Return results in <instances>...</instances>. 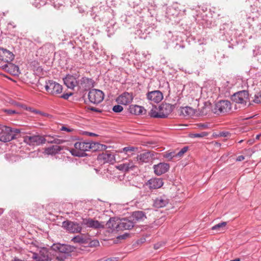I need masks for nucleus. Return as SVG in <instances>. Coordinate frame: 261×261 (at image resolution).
<instances>
[{"label": "nucleus", "mask_w": 261, "mask_h": 261, "mask_svg": "<svg viewBox=\"0 0 261 261\" xmlns=\"http://www.w3.org/2000/svg\"><path fill=\"white\" fill-rule=\"evenodd\" d=\"M71 241L75 243L84 244L87 242L86 237L84 235H77L73 238Z\"/></svg>", "instance_id": "obj_32"}, {"label": "nucleus", "mask_w": 261, "mask_h": 261, "mask_svg": "<svg viewBox=\"0 0 261 261\" xmlns=\"http://www.w3.org/2000/svg\"><path fill=\"white\" fill-rule=\"evenodd\" d=\"M149 115L152 118H162L160 111H159V107L157 108L156 106H153V108L149 113Z\"/></svg>", "instance_id": "obj_31"}, {"label": "nucleus", "mask_w": 261, "mask_h": 261, "mask_svg": "<svg viewBox=\"0 0 261 261\" xmlns=\"http://www.w3.org/2000/svg\"><path fill=\"white\" fill-rule=\"evenodd\" d=\"M23 141L30 146H39L46 143V139L39 135L25 136L23 137Z\"/></svg>", "instance_id": "obj_6"}, {"label": "nucleus", "mask_w": 261, "mask_h": 261, "mask_svg": "<svg viewBox=\"0 0 261 261\" xmlns=\"http://www.w3.org/2000/svg\"><path fill=\"white\" fill-rule=\"evenodd\" d=\"M35 112L36 114H41V112L40 111H35Z\"/></svg>", "instance_id": "obj_62"}, {"label": "nucleus", "mask_w": 261, "mask_h": 261, "mask_svg": "<svg viewBox=\"0 0 261 261\" xmlns=\"http://www.w3.org/2000/svg\"><path fill=\"white\" fill-rule=\"evenodd\" d=\"M208 133L205 132H202L200 133H196V134H190L189 135V137L191 138H203L207 136Z\"/></svg>", "instance_id": "obj_36"}, {"label": "nucleus", "mask_w": 261, "mask_h": 261, "mask_svg": "<svg viewBox=\"0 0 261 261\" xmlns=\"http://www.w3.org/2000/svg\"><path fill=\"white\" fill-rule=\"evenodd\" d=\"M184 111L186 115L190 116L192 115L194 113V109L189 107H186L184 108L182 112L184 113Z\"/></svg>", "instance_id": "obj_38"}, {"label": "nucleus", "mask_w": 261, "mask_h": 261, "mask_svg": "<svg viewBox=\"0 0 261 261\" xmlns=\"http://www.w3.org/2000/svg\"><path fill=\"white\" fill-rule=\"evenodd\" d=\"M230 135V133L228 132H221L218 134L219 137H227Z\"/></svg>", "instance_id": "obj_45"}, {"label": "nucleus", "mask_w": 261, "mask_h": 261, "mask_svg": "<svg viewBox=\"0 0 261 261\" xmlns=\"http://www.w3.org/2000/svg\"><path fill=\"white\" fill-rule=\"evenodd\" d=\"M129 233L125 232L123 234L115 237V244L120 243L121 240H124L129 236Z\"/></svg>", "instance_id": "obj_35"}, {"label": "nucleus", "mask_w": 261, "mask_h": 261, "mask_svg": "<svg viewBox=\"0 0 261 261\" xmlns=\"http://www.w3.org/2000/svg\"><path fill=\"white\" fill-rule=\"evenodd\" d=\"M89 109L92 111L98 112H100V111L99 110H98V109L94 108V107H90L89 108Z\"/></svg>", "instance_id": "obj_55"}, {"label": "nucleus", "mask_w": 261, "mask_h": 261, "mask_svg": "<svg viewBox=\"0 0 261 261\" xmlns=\"http://www.w3.org/2000/svg\"><path fill=\"white\" fill-rule=\"evenodd\" d=\"M81 225L94 229H100L104 227V223L91 218L83 219Z\"/></svg>", "instance_id": "obj_11"}, {"label": "nucleus", "mask_w": 261, "mask_h": 261, "mask_svg": "<svg viewBox=\"0 0 261 261\" xmlns=\"http://www.w3.org/2000/svg\"><path fill=\"white\" fill-rule=\"evenodd\" d=\"M125 164L127 171L129 170H134L135 169L137 168V166L134 164L132 161H129L128 163Z\"/></svg>", "instance_id": "obj_40"}, {"label": "nucleus", "mask_w": 261, "mask_h": 261, "mask_svg": "<svg viewBox=\"0 0 261 261\" xmlns=\"http://www.w3.org/2000/svg\"><path fill=\"white\" fill-rule=\"evenodd\" d=\"M31 257L36 261H50L48 251L46 248H40L38 253H32Z\"/></svg>", "instance_id": "obj_10"}, {"label": "nucleus", "mask_w": 261, "mask_h": 261, "mask_svg": "<svg viewBox=\"0 0 261 261\" xmlns=\"http://www.w3.org/2000/svg\"><path fill=\"white\" fill-rule=\"evenodd\" d=\"M163 156L167 158L169 161H171L174 157H177V155H176V153L175 152H170L166 153L163 155Z\"/></svg>", "instance_id": "obj_37"}, {"label": "nucleus", "mask_w": 261, "mask_h": 261, "mask_svg": "<svg viewBox=\"0 0 261 261\" xmlns=\"http://www.w3.org/2000/svg\"><path fill=\"white\" fill-rule=\"evenodd\" d=\"M14 55L10 50L0 47V60L4 63L11 64L14 59Z\"/></svg>", "instance_id": "obj_13"}, {"label": "nucleus", "mask_w": 261, "mask_h": 261, "mask_svg": "<svg viewBox=\"0 0 261 261\" xmlns=\"http://www.w3.org/2000/svg\"><path fill=\"white\" fill-rule=\"evenodd\" d=\"M89 244L91 247H96L99 246V243L98 240H94L91 241Z\"/></svg>", "instance_id": "obj_44"}, {"label": "nucleus", "mask_w": 261, "mask_h": 261, "mask_svg": "<svg viewBox=\"0 0 261 261\" xmlns=\"http://www.w3.org/2000/svg\"><path fill=\"white\" fill-rule=\"evenodd\" d=\"M57 258L59 260H60V261H63L64 260V259L65 258V256H58L57 257Z\"/></svg>", "instance_id": "obj_56"}, {"label": "nucleus", "mask_w": 261, "mask_h": 261, "mask_svg": "<svg viewBox=\"0 0 261 261\" xmlns=\"http://www.w3.org/2000/svg\"><path fill=\"white\" fill-rule=\"evenodd\" d=\"M21 129L3 126L0 133V141L3 142H9L19 137Z\"/></svg>", "instance_id": "obj_1"}, {"label": "nucleus", "mask_w": 261, "mask_h": 261, "mask_svg": "<svg viewBox=\"0 0 261 261\" xmlns=\"http://www.w3.org/2000/svg\"><path fill=\"white\" fill-rule=\"evenodd\" d=\"M115 209L118 214L120 215H125V212L127 210V207L124 204H115Z\"/></svg>", "instance_id": "obj_34"}, {"label": "nucleus", "mask_w": 261, "mask_h": 261, "mask_svg": "<svg viewBox=\"0 0 261 261\" xmlns=\"http://www.w3.org/2000/svg\"><path fill=\"white\" fill-rule=\"evenodd\" d=\"M104 96V93L101 90L96 89L90 90L88 95L89 101L94 104L100 103L103 100Z\"/></svg>", "instance_id": "obj_7"}, {"label": "nucleus", "mask_w": 261, "mask_h": 261, "mask_svg": "<svg viewBox=\"0 0 261 261\" xmlns=\"http://www.w3.org/2000/svg\"><path fill=\"white\" fill-rule=\"evenodd\" d=\"M253 101L256 103H261V91H259L255 94Z\"/></svg>", "instance_id": "obj_39"}, {"label": "nucleus", "mask_w": 261, "mask_h": 261, "mask_svg": "<svg viewBox=\"0 0 261 261\" xmlns=\"http://www.w3.org/2000/svg\"><path fill=\"white\" fill-rule=\"evenodd\" d=\"M2 69L10 74L18 76L20 73L19 66H1Z\"/></svg>", "instance_id": "obj_27"}, {"label": "nucleus", "mask_w": 261, "mask_h": 261, "mask_svg": "<svg viewBox=\"0 0 261 261\" xmlns=\"http://www.w3.org/2000/svg\"><path fill=\"white\" fill-rule=\"evenodd\" d=\"M126 164L123 163L121 164L118 166H115V168L119 169L120 171H123V172H127V168H126Z\"/></svg>", "instance_id": "obj_43"}, {"label": "nucleus", "mask_w": 261, "mask_h": 261, "mask_svg": "<svg viewBox=\"0 0 261 261\" xmlns=\"http://www.w3.org/2000/svg\"><path fill=\"white\" fill-rule=\"evenodd\" d=\"M71 93H70V94H68V93H67V94H64L62 95L61 97H62V98H63L65 99H68V98H69V97L70 96H71Z\"/></svg>", "instance_id": "obj_52"}, {"label": "nucleus", "mask_w": 261, "mask_h": 261, "mask_svg": "<svg viewBox=\"0 0 261 261\" xmlns=\"http://www.w3.org/2000/svg\"><path fill=\"white\" fill-rule=\"evenodd\" d=\"M153 151H147L137 155L136 159L139 163H148L155 158Z\"/></svg>", "instance_id": "obj_15"}, {"label": "nucleus", "mask_w": 261, "mask_h": 261, "mask_svg": "<svg viewBox=\"0 0 261 261\" xmlns=\"http://www.w3.org/2000/svg\"><path fill=\"white\" fill-rule=\"evenodd\" d=\"M124 64H130V63L129 62V61L128 62V63H127L126 61H125L124 62Z\"/></svg>", "instance_id": "obj_64"}, {"label": "nucleus", "mask_w": 261, "mask_h": 261, "mask_svg": "<svg viewBox=\"0 0 261 261\" xmlns=\"http://www.w3.org/2000/svg\"><path fill=\"white\" fill-rule=\"evenodd\" d=\"M198 127L203 128H206L208 127V125L204 123H200L198 125Z\"/></svg>", "instance_id": "obj_50"}, {"label": "nucleus", "mask_w": 261, "mask_h": 261, "mask_svg": "<svg viewBox=\"0 0 261 261\" xmlns=\"http://www.w3.org/2000/svg\"><path fill=\"white\" fill-rule=\"evenodd\" d=\"M231 109V103L228 100H220L217 102L213 111L214 113L219 114L229 112Z\"/></svg>", "instance_id": "obj_8"}, {"label": "nucleus", "mask_w": 261, "mask_h": 261, "mask_svg": "<svg viewBox=\"0 0 261 261\" xmlns=\"http://www.w3.org/2000/svg\"><path fill=\"white\" fill-rule=\"evenodd\" d=\"M169 168V164L166 163H160L157 165H154L153 166L154 172L157 175H161L167 172Z\"/></svg>", "instance_id": "obj_16"}, {"label": "nucleus", "mask_w": 261, "mask_h": 261, "mask_svg": "<svg viewBox=\"0 0 261 261\" xmlns=\"http://www.w3.org/2000/svg\"><path fill=\"white\" fill-rule=\"evenodd\" d=\"M51 248L54 250L59 251V252L64 253L65 254L70 253L72 249L70 246L59 243L54 244L51 246Z\"/></svg>", "instance_id": "obj_22"}, {"label": "nucleus", "mask_w": 261, "mask_h": 261, "mask_svg": "<svg viewBox=\"0 0 261 261\" xmlns=\"http://www.w3.org/2000/svg\"><path fill=\"white\" fill-rule=\"evenodd\" d=\"M227 225L226 222H223L215 225L212 227V230H215L217 232L225 230Z\"/></svg>", "instance_id": "obj_33"}, {"label": "nucleus", "mask_w": 261, "mask_h": 261, "mask_svg": "<svg viewBox=\"0 0 261 261\" xmlns=\"http://www.w3.org/2000/svg\"><path fill=\"white\" fill-rule=\"evenodd\" d=\"M164 184L162 178H152L148 180L146 185L148 186L150 189H157L163 186Z\"/></svg>", "instance_id": "obj_18"}, {"label": "nucleus", "mask_w": 261, "mask_h": 261, "mask_svg": "<svg viewBox=\"0 0 261 261\" xmlns=\"http://www.w3.org/2000/svg\"><path fill=\"white\" fill-rule=\"evenodd\" d=\"M93 86V80L85 77H83L81 80H78V85L80 88L87 90Z\"/></svg>", "instance_id": "obj_23"}, {"label": "nucleus", "mask_w": 261, "mask_h": 261, "mask_svg": "<svg viewBox=\"0 0 261 261\" xmlns=\"http://www.w3.org/2000/svg\"><path fill=\"white\" fill-rule=\"evenodd\" d=\"M254 142V139H249L247 141V143L249 145H252Z\"/></svg>", "instance_id": "obj_57"}, {"label": "nucleus", "mask_w": 261, "mask_h": 261, "mask_svg": "<svg viewBox=\"0 0 261 261\" xmlns=\"http://www.w3.org/2000/svg\"><path fill=\"white\" fill-rule=\"evenodd\" d=\"M38 84L41 86H44L47 92L51 94H58L62 92V86L53 81H46L43 77H41L39 79Z\"/></svg>", "instance_id": "obj_2"}, {"label": "nucleus", "mask_w": 261, "mask_h": 261, "mask_svg": "<svg viewBox=\"0 0 261 261\" xmlns=\"http://www.w3.org/2000/svg\"><path fill=\"white\" fill-rule=\"evenodd\" d=\"M243 141H244L243 140H240V141L238 142V143H242V142H243Z\"/></svg>", "instance_id": "obj_63"}, {"label": "nucleus", "mask_w": 261, "mask_h": 261, "mask_svg": "<svg viewBox=\"0 0 261 261\" xmlns=\"http://www.w3.org/2000/svg\"><path fill=\"white\" fill-rule=\"evenodd\" d=\"M137 150V147L130 146L115 150V162L126 159L130 156L129 153H131L132 154L133 152L136 151Z\"/></svg>", "instance_id": "obj_4"}, {"label": "nucleus", "mask_w": 261, "mask_h": 261, "mask_svg": "<svg viewBox=\"0 0 261 261\" xmlns=\"http://www.w3.org/2000/svg\"><path fill=\"white\" fill-rule=\"evenodd\" d=\"M89 142H77L74 144V149H71L70 152L75 156H82L84 152L89 150Z\"/></svg>", "instance_id": "obj_5"}, {"label": "nucleus", "mask_w": 261, "mask_h": 261, "mask_svg": "<svg viewBox=\"0 0 261 261\" xmlns=\"http://www.w3.org/2000/svg\"><path fill=\"white\" fill-rule=\"evenodd\" d=\"M82 225L75 222L66 221L63 222V226L70 232L79 233L82 230Z\"/></svg>", "instance_id": "obj_12"}, {"label": "nucleus", "mask_w": 261, "mask_h": 261, "mask_svg": "<svg viewBox=\"0 0 261 261\" xmlns=\"http://www.w3.org/2000/svg\"><path fill=\"white\" fill-rule=\"evenodd\" d=\"M133 99V96L132 93L124 92L119 97H118L115 99V101H117L119 104L126 105L131 102Z\"/></svg>", "instance_id": "obj_17"}, {"label": "nucleus", "mask_w": 261, "mask_h": 261, "mask_svg": "<svg viewBox=\"0 0 261 261\" xmlns=\"http://www.w3.org/2000/svg\"><path fill=\"white\" fill-rule=\"evenodd\" d=\"M4 212V210L3 208H0V215H2Z\"/></svg>", "instance_id": "obj_61"}, {"label": "nucleus", "mask_w": 261, "mask_h": 261, "mask_svg": "<svg viewBox=\"0 0 261 261\" xmlns=\"http://www.w3.org/2000/svg\"><path fill=\"white\" fill-rule=\"evenodd\" d=\"M98 159L103 160L105 163L109 162L113 165L114 160V154L111 150H106L105 152H103L98 156Z\"/></svg>", "instance_id": "obj_19"}, {"label": "nucleus", "mask_w": 261, "mask_h": 261, "mask_svg": "<svg viewBox=\"0 0 261 261\" xmlns=\"http://www.w3.org/2000/svg\"><path fill=\"white\" fill-rule=\"evenodd\" d=\"M168 202L169 200L165 196H160L154 200L153 206L156 208H161L165 206Z\"/></svg>", "instance_id": "obj_26"}, {"label": "nucleus", "mask_w": 261, "mask_h": 261, "mask_svg": "<svg viewBox=\"0 0 261 261\" xmlns=\"http://www.w3.org/2000/svg\"><path fill=\"white\" fill-rule=\"evenodd\" d=\"M63 80L65 85L68 88L73 89L75 86L78 85V81L75 76L68 74Z\"/></svg>", "instance_id": "obj_20"}, {"label": "nucleus", "mask_w": 261, "mask_h": 261, "mask_svg": "<svg viewBox=\"0 0 261 261\" xmlns=\"http://www.w3.org/2000/svg\"><path fill=\"white\" fill-rule=\"evenodd\" d=\"M89 136H97V135L94 133H87Z\"/></svg>", "instance_id": "obj_58"}, {"label": "nucleus", "mask_w": 261, "mask_h": 261, "mask_svg": "<svg viewBox=\"0 0 261 261\" xmlns=\"http://www.w3.org/2000/svg\"><path fill=\"white\" fill-rule=\"evenodd\" d=\"M46 137L47 138V139H46V142L48 143L61 144L66 141L65 140L59 139L55 136L48 135Z\"/></svg>", "instance_id": "obj_29"}, {"label": "nucleus", "mask_w": 261, "mask_h": 261, "mask_svg": "<svg viewBox=\"0 0 261 261\" xmlns=\"http://www.w3.org/2000/svg\"><path fill=\"white\" fill-rule=\"evenodd\" d=\"M174 108V105L166 103H162L159 107V111H160L162 118H167L168 115L173 111Z\"/></svg>", "instance_id": "obj_14"}, {"label": "nucleus", "mask_w": 261, "mask_h": 261, "mask_svg": "<svg viewBox=\"0 0 261 261\" xmlns=\"http://www.w3.org/2000/svg\"><path fill=\"white\" fill-rule=\"evenodd\" d=\"M32 3L35 7H37L44 5L45 2L43 0H32Z\"/></svg>", "instance_id": "obj_41"}, {"label": "nucleus", "mask_w": 261, "mask_h": 261, "mask_svg": "<svg viewBox=\"0 0 261 261\" xmlns=\"http://www.w3.org/2000/svg\"><path fill=\"white\" fill-rule=\"evenodd\" d=\"M167 63H168V62L165 57H161L160 64L165 65Z\"/></svg>", "instance_id": "obj_48"}, {"label": "nucleus", "mask_w": 261, "mask_h": 261, "mask_svg": "<svg viewBox=\"0 0 261 261\" xmlns=\"http://www.w3.org/2000/svg\"><path fill=\"white\" fill-rule=\"evenodd\" d=\"M61 130H63V131H66L68 132H70L72 131V129H71L68 127H66L65 126H62L61 128Z\"/></svg>", "instance_id": "obj_51"}, {"label": "nucleus", "mask_w": 261, "mask_h": 261, "mask_svg": "<svg viewBox=\"0 0 261 261\" xmlns=\"http://www.w3.org/2000/svg\"><path fill=\"white\" fill-rule=\"evenodd\" d=\"M129 112L136 115H140L144 114L146 110L144 107L138 105H130L129 108Z\"/></svg>", "instance_id": "obj_25"}, {"label": "nucleus", "mask_w": 261, "mask_h": 261, "mask_svg": "<svg viewBox=\"0 0 261 261\" xmlns=\"http://www.w3.org/2000/svg\"><path fill=\"white\" fill-rule=\"evenodd\" d=\"M261 136V133L259 134H258L256 136V137H255V139L256 140H258L260 138V137Z\"/></svg>", "instance_id": "obj_59"}, {"label": "nucleus", "mask_w": 261, "mask_h": 261, "mask_svg": "<svg viewBox=\"0 0 261 261\" xmlns=\"http://www.w3.org/2000/svg\"><path fill=\"white\" fill-rule=\"evenodd\" d=\"M114 218H111L109 221V222H108L106 224V225L109 227H110V225L111 224V221H113L114 220Z\"/></svg>", "instance_id": "obj_54"}, {"label": "nucleus", "mask_w": 261, "mask_h": 261, "mask_svg": "<svg viewBox=\"0 0 261 261\" xmlns=\"http://www.w3.org/2000/svg\"><path fill=\"white\" fill-rule=\"evenodd\" d=\"M189 149L188 146H185L180 149V150L176 153V155L178 157H181L185 153H186Z\"/></svg>", "instance_id": "obj_42"}, {"label": "nucleus", "mask_w": 261, "mask_h": 261, "mask_svg": "<svg viewBox=\"0 0 261 261\" xmlns=\"http://www.w3.org/2000/svg\"><path fill=\"white\" fill-rule=\"evenodd\" d=\"M147 97L148 99L158 103L163 99V95L161 91L156 90L148 92L147 94Z\"/></svg>", "instance_id": "obj_21"}, {"label": "nucleus", "mask_w": 261, "mask_h": 261, "mask_svg": "<svg viewBox=\"0 0 261 261\" xmlns=\"http://www.w3.org/2000/svg\"><path fill=\"white\" fill-rule=\"evenodd\" d=\"M115 230L117 231L129 230L134 227V222L127 218L115 217Z\"/></svg>", "instance_id": "obj_3"}, {"label": "nucleus", "mask_w": 261, "mask_h": 261, "mask_svg": "<svg viewBox=\"0 0 261 261\" xmlns=\"http://www.w3.org/2000/svg\"><path fill=\"white\" fill-rule=\"evenodd\" d=\"M62 149L63 147L60 146L53 145L50 147L46 148L45 151L48 154H55Z\"/></svg>", "instance_id": "obj_30"}, {"label": "nucleus", "mask_w": 261, "mask_h": 261, "mask_svg": "<svg viewBox=\"0 0 261 261\" xmlns=\"http://www.w3.org/2000/svg\"><path fill=\"white\" fill-rule=\"evenodd\" d=\"M89 145H91L89 147V150H91L92 151L106 150L108 148L111 147L110 146L107 147L98 142H89Z\"/></svg>", "instance_id": "obj_28"}, {"label": "nucleus", "mask_w": 261, "mask_h": 261, "mask_svg": "<svg viewBox=\"0 0 261 261\" xmlns=\"http://www.w3.org/2000/svg\"><path fill=\"white\" fill-rule=\"evenodd\" d=\"M164 245V243L159 242L155 244L154 245V249L155 250L160 249L161 247L163 246Z\"/></svg>", "instance_id": "obj_46"}, {"label": "nucleus", "mask_w": 261, "mask_h": 261, "mask_svg": "<svg viewBox=\"0 0 261 261\" xmlns=\"http://www.w3.org/2000/svg\"><path fill=\"white\" fill-rule=\"evenodd\" d=\"M231 100L238 103L246 105L249 100V93L247 90H242L234 93L231 96Z\"/></svg>", "instance_id": "obj_9"}, {"label": "nucleus", "mask_w": 261, "mask_h": 261, "mask_svg": "<svg viewBox=\"0 0 261 261\" xmlns=\"http://www.w3.org/2000/svg\"><path fill=\"white\" fill-rule=\"evenodd\" d=\"M5 112L9 115H12L13 114H16V112L14 110H5Z\"/></svg>", "instance_id": "obj_49"}, {"label": "nucleus", "mask_w": 261, "mask_h": 261, "mask_svg": "<svg viewBox=\"0 0 261 261\" xmlns=\"http://www.w3.org/2000/svg\"><path fill=\"white\" fill-rule=\"evenodd\" d=\"M132 220L134 222V224L137 222L143 221L147 218L145 213L141 211H137L132 212L131 217Z\"/></svg>", "instance_id": "obj_24"}, {"label": "nucleus", "mask_w": 261, "mask_h": 261, "mask_svg": "<svg viewBox=\"0 0 261 261\" xmlns=\"http://www.w3.org/2000/svg\"><path fill=\"white\" fill-rule=\"evenodd\" d=\"M34 67H36L37 69H36V71H40V70H41V68L40 66H34Z\"/></svg>", "instance_id": "obj_60"}, {"label": "nucleus", "mask_w": 261, "mask_h": 261, "mask_svg": "<svg viewBox=\"0 0 261 261\" xmlns=\"http://www.w3.org/2000/svg\"><path fill=\"white\" fill-rule=\"evenodd\" d=\"M123 108L120 105H115V113H119L122 111Z\"/></svg>", "instance_id": "obj_47"}, {"label": "nucleus", "mask_w": 261, "mask_h": 261, "mask_svg": "<svg viewBox=\"0 0 261 261\" xmlns=\"http://www.w3.org/2000/svg\"><path fill=\"white\" fill-rule=\"evenodd\" d=\"M244 159H245L244 156L239 155V156H238L236 160H237V161L240 162V161L244 160Z\"/></svg>", "instance_id": "obj_53"}]
</instances>
